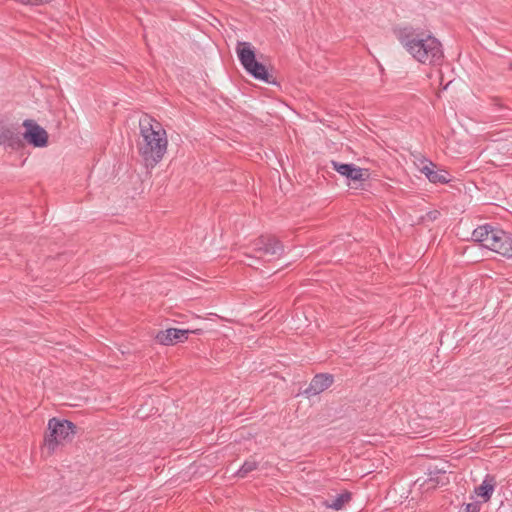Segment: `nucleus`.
Returning a JSON list of instances; mask_svg holds the SVG:
<instances>
[{
    "instance_id": "nucleus-13",
    "label": "nucleus",
    "mask_w": 512,
    "mask_h": 512,
    "mask_svg": "<svg viewBox=\"0 0 512 512\" xmlns=\"http://www.w3.org/2000/svg\"><path fill=\"white\" fill-rule=\"evenodd\" d=\"M496 484V477L492 474H487L483 482L475 488L474 492L483 499V502H487L491 499Z\"/></svg>"
},
{
    "instance_id": "nucleus-5",
    "label": "nucleus",
    "mask_w": 512,
    "mask_h": 512,
    "mask_svg": "<svg viewBox=\"0 0 512 512\" xmlns=\"http://www.w3.org/2000/svg\"><path fill=\"white\" fill-rule=\"evenodd\" d=\"M22 126L25 128L21 138L23 142L36 148H44L48 146L49 135L47 131L41 127L36 121L26 119L23 121Z\"/></svg>"
},
{
    "instance_id": "nucleus-9",
    "label": "nucleus",
    "mask_w": 512,
    "mask_h": 512,
    "mask_svg": "<svg viewBox=\"0 0 512 512\" xmlns=\"http://www.w3.org/2000/svg\"><path fill=\"white\" fill-rule=\"evenodd\" d=\"M333 170L344 176L348 180L363 182L369 178L368 169H363L353 163H342L335 160L331 161Z\"/></svg>"
},
{
    "instance_id": "nucleus-17",
    "label": "nucleus",
    "mask_w": 512,
    "mask_h": 512,
    "mask_svg": "<svg viewBox=\"0 0 512 512\" xmlns=\"http://www.w3.org/2000/svg\"><path fill=\"white\" fill-rule=\"evenodd\" d=\"M418 167L420 172L423 173L428 178V176H430L434 168H437V165L427 158H422L420 160V165Z\"/></svg>"
},
{
    "instance_id": "nucleus-2",
    "label": "nucleus",
    "mask_w": 512,
    "mask_h": 512,
    "mask_svg": "<svg viewBox=\"0 0 512 512\" xmlns=\"http://www.w3.org/2000/svg\"><path fill=\"white\" fill-rule=\"evenodd\" d=\"M142 142L138 143V151L147 168L155 167L164 157L167 150V135L162 125L153 118L144 117L139 121Z\"/></svg>"
},
{
    "instance_id": "nucleus-10",
    "label": "nucleus",
    "mask_w": 512,
    "mask_h": 512,
    "mask_svg": "<svg viewBox=\"0 0 512 512\" xmlns=\"http://www.w3.org/2000/svg\"><path fill=\"white\" fill-rule=\"evenodd\" d=\"M189 337V331L186 329L167 328L160 330L155 339L158 343L165 346L175 345L185 342Z\"/></svg>"
},
{
    "instance_id": "nucleus-6",
    "label": "nucleus",
    "mask_w": 512,
    "mask_h": 512,
    "mask_svg": "<svg viewBox=\"0 0 512 512\" xmlns=\"http://www.w3.org/2000/svg\"><path fill=\"white\" fill-rule=\"evenodd\" d=\"M255 251L260 257H268V260L277 259L284 253L282 242L272 234L259 236L255 242Z\"/></svg>"
},
{
    "instance_id": "nucleus-12",
    "label": "nucleus",
    "mask_w": 512,
    "mask_h": 512,
    "mask_svg": "<svg viewBox=\"0 0 512 512\" xmlns=\"http://www.w3.org/2000/svg\"><path fill=\"white\" fill-rule=\"evenodd\" d=\"M498 227H495L491 224H485L482 226H478L472 232V239L475 242L480 243V245L484 248H488L490 245V239H493V234L497 230Z\"/></svg>"
},
{
    "instance_id": "nucleus-11",
    "label": "nucleus",
    "mask_w": 512,
    "mask_h": 512,
    "mask_svg": "<svg viewBox=\"0 0 512 512\" xmlns=\"http://www.w3.org/2000/svg\"><path fill=\"white\" fill-rule=\"evenodd\" d=\"M334 383V376L330 373H318L316 374L309 386L303 391L307 397L316 396L326 389H328Z\"/></svg>"
},
{
    "instance_id": "nucleus-14",
    "label": "nucleus",
    "mask_w": 512,
    "mask_h": 512,
    "mask_svg": "<svg viewBox=\"0 0 512 512\" xmlns=\"http://www.w3.org/2000/svg\"><path fill=\"white\" fill-rule=\"evenodd\" d=\"M351 499L352 493L345 490L336 496H330L328 499L324 501L323 504L327 508L339 511L342 510L351 501Z\"/></svg>"
},
{
    "instance_id": "nucleus-19",
    "label": "nucleus",
    "mask_w": 512,
    "mask_h": 512,
    "mask_svg": "<svg viewBox=\"0 0 512 512\" xmlns=\"http://www.w3.org/2000/svg\"><path fill=\"white\" fill-rule=\"evenodd\" d=\"M440 212L438 210H431L422 217L423 220L435 221L439 218Z\"/></svg>"
},
{
    "instance_id": "nucleus-20",
    "label": "nucleus",
    "mask_w": 512,
    "mask_h": 512,
    "mask_svg": "<svg viewBox=\"0 0 512 512\" xmlns=\"http://www.w3.org/2000/svg\"><path fill=\"white\" fill-rule=\"evenodd\" d=\"M18 1L23 4H29V5H44V4L51 2V0H18Z\"/></svg>"
},
{
    "instance_id": "nucleus-21",
    "label": "nucleus",
    "mask_w": 512,
    "mask_h": 512,
    "mask_svg": "<svg viewBox=\"0 0 512 512\" xmlns=\"http://www.w3.org/2000/svg\"><path fill=\"white\" fill-rule=\"evenodd\" d=\"M189 331V335L190 334H196V335H200L203 333L204 329L203 328H195V329H187Z\"/></svg>"
},
{
    "instance_id": "nucleus-8",
    "label": "nucleus",
    "mask_w": 512,
    "mask_h": 512,
    "mask_svg": "<svg viewBox=\"0 0 512 512\" xmlns=\"http://www.w3.org/2000/svg\"><path fill=\"white\" fill-rule=\"evenodd\" d=\"M492 237L487 249L512 259V234L497 228Z\"/></svg>"
},
{
    "instance_id": "nucleus-1",
    "label": "nucleus",
    "mask_w": 512,
    "mask_h": 512,
    "mask_svg": "<svg viewBox=\"0 0 512 512\" xmlns=\"http://www.w3.org/2000/svg\"><path fill=\"white\" fill-rule=\"evenodd\" d=\"M397 38L412 57L422 64L441 65L444 53L441 42L432 35L417 32L411 27L399 29Z\"/></svg>"
},
{
    "instance_id": "nucleus-22",
    "label": "nucleus",
    "mask_w": 512,
    "mask_h": 512,
    "mask_svg": "<svg viewBox=\"0 0 512 512\" xmlns=\"http://www.w3.org/2000/svg\"><path fill=\"white\" fill-rule=\"evenodd\" d=\"M510 70H512V62L510 63V66H509Z\"/></svg>"
},
{
    "instance_id": "nucleus-15",
    "label": "nucleus",
    "mask_w": 512,
    "mask_h": 512,
    "mask_svg": "<svg viewBox=\"0 0 512 512\" xmlns=\"http://www.w3.org/2000/svg\"><path fill=\"white\" fill-rule=\"evenodd\" d=\"M428 180L434 184H446L451 181V175L447 170L434 168Z\"/></svg>"
},
{
    "instance_id": "nucleus-18",
    "label": "nucleus",
    "mask_w": 512,
    "mask_h": 512,
    "mask_svg": "<svg viewBox=\"0 0 512 512\" xmlns=\"http://www.w3.org/2000/svg\"><path fill=\"white\" fill-rule=\"evenodd\" d=\"M482 506L481 501H474L471 503L464 504V508L460 509L459 512H479Z\"/></svg>"
},
{
    "instance_id": "nucleus-7",
    "label": "nucleus",
    "mask_w": 512,
    "mask_h": 512,
    "mask_svg": "<svg viewBox=\"0 0 512 512\" xmlns=\"http://www.w3.org/2000/svg\"><path fill=\"white\" fill-rule=\"evenodd\" d=\"M0 146L18 151L23 149L25 144L17 128L0 121Z\"/></svg>"
},
{
    "instance_id": "nucleus-3",
    "label": "nucleus",
    "mask_w": 512,
    "mask_h": 512,
    "mask_svg": "<svg viewBox=\"0 0 512 512\" xmlns=\"http://www.w3.org/2000/svg\"><path fill=\"white\" fill-rule=\"evenodd\" d=\"M79 430L81 428L70 420L57 417L49 419L43 449L47 451V455H52L59 446L71 443Z\"/></svg>"
},
{
    "instance_id": "nucleus-16",
    "label": "nucleus",
    "mask_w": 512,
    "mask_h": 512,
    "mask_svg": "<svg viewBox=\"0 0 512 512\" xmlns=\"http://www.w3.org/2000/svg\"><path fill=\"white\" fill-rule=\"evenodd\" d=\"M259 462L253 457L247 459L243 465L237 470L235 475L239 478H245L249 473L258 468Z\"/></svg>"
},
{
    "instance_id": "nucleus-4",
    "label": "nucleus",
    "mask_w": 512,
    "mask_h": 512,
    "mask_svg": "<svg viewBox=\"0 0 512 512\" xmlns=\"http://www.w3.org/2000/svg\"><path fill=\"white\" fill-rule=\"evenodd\" d=\"M236 53L241 65L249 75L257 80L279 86L273 75L269 73L268 68L257 60L255 48L250 42L239 41Z\"/></svg>"
}]
</instances>
